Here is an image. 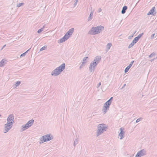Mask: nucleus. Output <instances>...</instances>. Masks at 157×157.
Returning <instances> with one entry per match:
<instances>
[{"label": "nucleus", "instance_id": "obj_32", "mask_svg": "<svg viewBox=\"0 0 157 157\" xmlns=\"http://www.w3.org/2000/svg\"><path fill=\"white\" fill-rule=\"evenodd\" d=\"M143 119V118L141 117H140L139 118L137 119L136 121V122L138 123L140 121H141Z\"/></svg>", "mask_w": 157, "mask_h": 157}, {"label": "nucleus", "instance_id": "obj_15", "mask_svg": "<svg viewBox=\"0 0 157 157\" xmlns=\"http://www.w3.org/2000/svg\"><path fill=\"white\" fill-rule=\"evenodd\" d=\"M74 31V29L71 28L67 32V33L70 36L72 35Z\"/></svg>", "mask_w": 157, "mask_h": 157}, {"label": "nucleus", "instance_id": "obj_7", "mask_svg": "<svg viewBox=\"0 0 157 157\" xmlns=\"http://www.w3.org/2000/svg\"><path fill=\"white\" fill-rule=\"evenodd\" d=\"M146 150L144 149H143L138 152L135 157H141L146 155Z\"/></svg>", "mask_w": 157, "mask_h": 157}, {"label": "nucleus", "instance_id": "obj_37", "mask_svg": "<svg viewBox=\"0 0 157 157\" xmlns=\"http://www.w3.org/2000/svg\"><path fill=\"white\" fill-rule=\"evenodd\" d=\"M101 11H102V9L101 8H99L98 10V12L99 13L101 12Z\"/></svg>", "mask_w": 157, "mask_h": 157}, {"label": "nucleus", "instance_id": "obj_28", "mask_svg": "<svg viewBox=\"0 0 157 157\" xmlns=\"http://www.w3.org/2000/svg\"><path fill=\"white\" fill-rule=\"evenodd\" d=\"M139 39H138V37L137 38L136 37L134 38L133 41L136 44L139 40Z\"/></svg>", "mask_w": 157, "mask_h": 157}, {"label": "nucleus", "instance_id": "obj_33", "mask_svg": "<svg viewBox=\"0 0 157 157\" xmlns=\"http://www.w3.org/2000/svg\"><path fill=\"white\" fill-rule=\"evenodd\" d=\"M143 34H144L143 33H141V34H139L138 35V36H137L136 37L137 38L138 37V39H140V38L143 35Z\"/></svg>", "mask_w": 157, "mask_h": 157}, {"label": "nucleus", "instance_id": "obj_45", "mask_svg": "<svg viewBox=\"0 0 157 157\" xmlns=\"http://www.w3.org/2000/svg\"><path fill=\"white\" fill-rule=\"evenodd\" d=\"M125 85H126V84H124L122 86V88H124L125 87Z\"/></svg>", "mask_w": 157, "mask_h": 157}, {"label": "nucleus", "instance_id": "obj_35", "mask_svg": "<svg viewBox=\"0 0 157 157\" xmlns=\"http://www.w3.org/2000/svg\"><path fill=\"white\" fill-rule=\"evenodd\" d=\"M84 64V63H82V64L81 65L79 68L80 69H81L83 67H84V66H85Z\"/></svg>", "mask_w": 157, "mask_h": 157}, {"label": "nucleus", "instance_id": "obj_41", "mask_svg": "<svg viewBox=\"0 0 157 157\" xmlns=\"http://www.w3.org/2000/svg\"><path fill=\"white\" fill-rule=\"evenodd\" d=\"M6 46V44H5L3 46V47L2 48H1V50H2Z\"/></svg>", "mask_w": 157, "mask_h": 157}, {"label": "nucleus", "instance_id": "obj_39", "mask_svg": "<svg viewBox=\"0 0 157 157\" xmlns=\"http://www.w3.org/2000/svg\"><path fill=\"white\" fill-rule=\"evenodd\" d=\"M155 35V34L154 33L153 34H152L151 35V39L153 38L154 37Z\"/></svg>", "mask_w": 157, "mask_h": 157}, {"label": "nucleus", "instance_id": "obj_30", "mask_svg": "<svg viewBox=\"0 0 157 157\" xmlns=\"http://www.w3.org/2000/svg\"><path fill=\"white\" fill-rule=\"evenodd\" d=\"M130 68L128 66L125 68L124 70V72L125 73H127L129 70V69Z\"/></svg>", "mask_w": 157, "mask_h": 157}, {"label": "nucleus", "instance_id": "obj_25", "mask_svg": "<svg viewBox=\"0 0 157 157\" xmlns=\"http://www.w3.org/2000/svg\"><path fill=\"white\" fill-rule=\"evenodd\" d=\"M30 48L28 50L26 51L25 52H24V53H23V54H21V56H20V57H22L25 56L26 55V53L28 52V51L30 50Z\"/></svg>", "mask_w": 157, "mask_h": 157}, {"label": "nucleus", "instance_id": "obj_2", "mask_svg": "<svg viewBox=\"0 0 157 157\" xmlns=\"http://www.w3.org/2000/svg\"><path fill=\"white\" fill-rule=\"evenodd\" d=\"M107 129V128L105 124L103 123L98 124L97 128L96 136L98 137L101 135Z\"/></svg>", "mask_w": 157, "mask_h": 157}, {"label": "nucleus", "instance_id": "obj_34", "mask_svg": "<svg viewBox=\"0 0 157 157\" xmlns=\"http://www.w3.org/2000/svg\"><path fill=\"white\" fill-rule=\"evenodd\" d=\"M155 53L153 52L152 53H151V55H150L149 56V57L150 58H151L153 57L154 56H155Z\"/></svg>", "mask_w": 157, "mask_h": 157}, {"label": "nucleus", "instance_id": "obj_36", "mask_svg": "<svg viewBox=\"0 0 157 157\" xmlns=\"http://www.w3.org/2000/svg\"><path fill=\"white\" fill-rule=\"evenodd\" d=\"M78 2V1H76V0H75V2H74V7H75V6L77 4V2Z\"/></svg>", "mask_w": 157, "mask_h": 157}, {"label": "nucleus", "instance_id": "obj_6", "mask_svg": "<svg viewBox=\"0 0 157 157\" xmlns=\"http://www.w3.org/2000/svg\"><path fill=\"white\" fill-rule=\"evenodd\" d=\"M110 105L109 104L106 102L104 104L102 109V111L104 114L105 113L107 112L109 110V106Z\"/></svg>", "mask_w": 157, "mask_h": 157}, {"label": "nucleus", "instance_id": "obj_26", "mask_svg": "<svg viewBox=\"0 0 157 157\" xmlns=\"http://www.w3.org/2000/svg\"><path fill=\"white\" fill-rule=\"evenodd\" d=\"M78 144V139H76L75 140L74 142L73 145L75 147V146L76 144Z\"/></svg>", "mask_w": 157, "mask_h": 157}, {"label": "nucleus", "instance_id": "obj_38", "mask_svg": "<svg viewBox=\"0 0 157 157\" xmlns=\"http://www.w3.org/2000/svg\"><path fill=\"white\" fill-rule=\"evenodd\" d=\"M101 85V82H99L97 85V88H98Z\"/></svg>", "mask_w": 157, "mask_h": 157}, {"label": "nucleus", "instance_id": "obj_8", "mask_svg": "<svg viewBox=\"0 0 157 157\" xmlns=\"http://www.w3.org/2000/svg\"><path fill=\"white\" fill-rule=\"evenodd\" d=\"M61 72H60L58 68H56L53 70L51 72V75L52 76H56L58 75Z\"/></svg>", "mask_w": 157, "mask_h": 157}, {"label": "nucleus", "instance_id": "obj_18", "mask_svg": "<svg viewBox=\"0 0 157 157\" xmlns=\"http://www.w3.org/2000/svg\"><path fill=\"white\" fill-rule=\"evenodd\" d=\"M112 45V44L111 43H109L107 44L106 45L107 49H106V52H107L110 48V47H111Z\"/></svg>", "mask_w": 157, "mask_h": 157}, {"label": "nucleus", "instance_id": "obj_42", "mask_svg": "<svg viewBox=\"0 0 157 157\" xmlns=\"http://www.w3.org/2000/svg\"><path fill=\"white\" fill-rule=\"evenodd\" d=\"M133 36H129L128 37V39H131V37H132Z\"/></svg>", "mask_w": 157, "mask_h": 157}, {"label": "nucleus", "instance_id": "obj_43", "mask_svg": "<svg viewBox=\"0 0 157 157\" xmlns=\"http://www.w3.org/2000/svg\"><path fill=\"white\" fill-rule=\"evenodd\" d=\"M134 60H133V61H132L130 63H131L132 64H133V63H134Z\"/></svg>", "mask_w": 157, "mask_h": 157}, {"label": "nucleus", "instance_id": "obj_10", "mask_svg": "<svg viewBox=\"0 0 157 157\" xmlns=\"http://www.w3.org/2000/svg\"><path fill=\"white\" fill-rule=\"evenodd\" d=\"M14 117L13 114H10L9 116L7 118V123H9L10 124L11 123L10 122H11L12 124H13L14 122Z\"/></svg>", "mask_w": 157, "mask_h": 157}, {"label": "nucleus", "instance_id": "obj_1", "mask_svg": "<svg viewBox=\"0 0 157 157\" xmlns=\"http://www.w3.org/2000/svg\"><path fill=\"white\" fill-rule=\"evenodd\" d=\"M101 59V56H97L95 57L94 60L90 63L89 67V70L90 73H94L96 67L99 63Z\"/></svg>", "mask_w": 157, "mask_h": 157}, {"label": "nucleus", "instance_id": "obj_13", "mask_svg": "<svg viewBox=\"0 0 157 157\" xmlns=\"http://www.w3.org/2000/svg\"><path fill=\"white\" fill-rule=\"evenodd\" d=\"M65 67V63H63L61 65L57 68L60 70L61 72H62L64 69Z\"/></svg>", "mask_w": 157, "mask_h": 157}, {"label": "nucleus", "instance_id": "obj_4", "mask_svg": "<svg viewBox=\"0 0 157 157\" xmlns=\"http://www.w3.org/2000/svg\"><path fill=\"white\" fill-rule=\"evenodd\" d=\"M53 138V136L51 134L44 135L41 137L39 143L41 144L45 142L49 141Z\"/></svg>", "mask_w": 157, "mask_h": 157}, {"label": "nucleus", "instance_id": "obj_3", "mask_svg": "<svg viewBox=\"0 0 157 157\" xmlns=\"http://www.w3.org/2000/svg\"><path fill=\"white\" fill-rule=\"evenodd\" d=\"M104 29V27L101 25L96 27H93L89 33L91 35L97 34L100 33Z\"/></svg>", "mask_w": 157, "mask_h": 157}, {"label": "nucleus", "instance_id": "obj_40", "mask_svg": "<svg viewBox=\"0 0 157 157\" xmlns=\"http://www.w3.org/2000/svg\"><path fill=\"white\" fill-rule=\"evenodd\" d=\"M132 64L130 63V64H129V65L128 66V67H130V68H131V67H132Z\"/></svg>", "mask_w": 157, "mask_h": 157}, {"label": "nucleus", "instance_id": "obj_46", "mask_svg": "<svg viewBox=\"0 0 157 157\" xmlns=\"http://www.w3.org/2000/svg\"><path fill=\"white\" fill-rule=\"evenodd\" d=\"M1 116V115L0 114V117Z\"/></svg>", "mask_w": 157, "mask_h": 157}, {"label": "nucleus", "instance_id": "obj_24", "mask_svg": "<svg viewBox=\"0 0 157 157\" xmlns=\"http://www.w3.org/2000/svg\"><path fill=\"white\" fill-rule=\"evenodd\" d=\"M45 28V25H44L43 26V27L39 29L38 31H37V33H41V32L43 31V29L44 28Z\"/></svg>", "mask_w": 157, "mask_h": 157}, {"label": "nucleus", "instance_id": "obj_20", "mask_svg": "<svg viewBox=\"0 0 157 157\" xmlns=\"http://www.w3.org/2000/svg\"><path fill=\"white\" fill-rule=\"evenodd\" d=\"M88 57H85L82 60V63H84L85 64V63H86L88 60Z\"/></svg>", "mask_w": 157, "mask_h": 157}, {"label": "nucleus", "instance_id": "obj_11", "mask_svg": "<svg viewBox=\"0 0 157 157\" xmlns=\"http://www.w3.org/2000/svg\"><path fill=\"white\" fill-rule=\"evenodd\" d=\"M155 7H153L150 11L147 13L148 15H152L153 16H155L156 14V12H155Z\"/></svg>", "mask_w": 157, "mask_h": 157}, {"label": "nucleus", "instance_id": "obj_21", "mask_svg": "<svg viewBox=\"0 0 157 157\" xmlns=\"http://www.w3.org/2000/svg\"><path fill=\"white\" fill-rule=\"evenodd\" d=\"M113 97H111L108 101H107L106 102H107L109 104L111 105L112 101L113 100Z\"/></svg>", "mask_w": 157, "mask_h": 157}, {"label": "nucleus", "instance_id": "obj_9", "mask_svg": "<svg viewBox=\"0 0 157 157\" xmlns=\"http://www.w3.org/2000/svg\"><path fill=\"white\" fill-rule=\"evenodd\" d=\"M70 37V36L68 35L67 33H66L64 36L59 40V41L58 42V43H60L65 42V41L67 40Z\"/></svg>", "mask_w": 157, "mask_h": 157}, {"label": "nucleus", "instance_id": "obj_31", "mask_svg": "<svg viewBox=\"0 0 157 157\" xmlns=\"http://www.w3.org/2000/svg\"><path fill=\"white\" fill-rule=\"evenodd\" d=\"M47 47L46 46H44L40 49V51H42L45 49Z\"/></svg>", "mask_w": 157, "mask_h": 157}, {"label": "nucleus", "instance_id": "obj_47", "mask_svg": "<svg viewBox=\"0 0 157 157\" xmlns=\"http://www.w3.org/2000/svg\"><path fill=\"white\" fill-rule=\"evenodd\" d=\"M130 157H132V156H130Z\"/></svg>", "mask_w": 157, "mask_h": 157}, {"label": "nucleus", "instance_id": "obj_17", "mask_svg": "<svg viewBox=\"0 0 157 157\" xmlns=\"http://www.w3.org/2000/svg\"><path fill=\"white\" fill-rule=\"evenodd\" d=\"M127 6H124L122 9L121 13L122 14H123L125 13L126 10L127 9Z\"/></svg>", "mask_w": 157, "mask_h": 157}, {"label": "nucleus", "instance_id": "obj_22", "mask_svg": "<svg viewBox=\"0 0 157 157\" xmlns=\"http://www.w3.org/2000/svg\"><path fill=\"white\" fill-rule=\"evenodd\" d=\"M135 43L132 41V42L128 46V48H130L132 47Z\"/></svg>", "mask_w": 157, "mask_h": 157}, {"label": "nucleus", "instance_id": "obj_5", "mask_svg": "<svg viewBox=\"0 0 157 157\" xmlns=\"http://www.w3.org/2000/svg\"><path fill=\"white\" fill-rule=\"evenodd\" d=\"M11 124H9L8 123H7L4 124V127L5 128V131H4V133H6L13 126V124L11 122H10Z\"/></svg>", "mask_w": 157, "mask_h": 157}, {"label": "nucleus", "instance_id": "obj_12", "mask_svg": "<svg viewBox=\"0 0 157 157\" xmlns=\"http://www.w3.org/2000/svg\"><path fill=\"white\" fill-rule=\"evenodd\" d=\"M120 130L121 132L119 134V136L120 137V139L122 140L124 137L125 132L123 131L122 128H121Z\"/></svg>", "mask_w": 157, "mask_h": 157}, {"label": "nucleus", "instance_id": "obj_27", "mask_svg": "<svg viewBox=\"0 0 157 157\" xmlns=\"http://www.w3.org/2000/svg\"><path fill=\"white\" fill-rule=\"evenodd\" d=\"M21 82L20 81H17L16 82L15 85H14V87H17V86H19L21 83Z\"/></svg>", "mask_w": 157, "mask_h": 157}, {"label": "nucleus", "instance_id": "obj_44", "mask_svg": "<svg viewBox=\"0 0 157 157\" xmlns=\"http://www.w3.org/2000/svg\"><path fill=\"white\" fill-rule=\"evenodd\" d=\"M155 59H151V61L152 62L154 61V60H155Z\"/></svg>", "mask_w": 157, "mask_h": 157}, {"label": "nucleus", "instance_id": "obj_14", "mask_svg": "<svg viewBox=\"0 0 157 157\" xmlns=\"http://www.w3.org/2000/svg\"><path fill=\"white\" fill-rule=\"evenodd\" d=\"M34 120L33 119L29 121L27 123L25 124L27 126V127L29 128V127H31L33 124L34 123Z\"/></svg>", "mask_w": 157, "mask_h": 157}, {"label": "nucleus", "instance_id": "obj_29", "mask_svg": "<svg viewBox=\"0 0 157 157\" xmlns=\"http://www.w3.org/2000/svg\"><path fill=\"white\" fill-rule=\"evenodd\" d=\"M24 5V3H21L19 4H17V7H20L21 6H23Z\"/></svg>", "mask_w": 157, "mask_h": 157}, {"label": "nucleus", "instance_id": "obj_23", "mask_svg": "<svg viewBox=\"0 0 157 157\" xmlns=\"http://www.w3.org/2000/svg\"><path fill=\"white\" fill-rule=\"evenodd\" d=\"M4 61L5 59H3L0 62V67H2L3 66Z\"/></svg>", "mask_w": 157, "mask_h": 157}, {"label": "nucleus", "instance_id": "obj_16", "mask_svg": "<svg viewBox=\"0 0 157 157\" xmlns=\"http://www.w3.org/2000/svg\"><path fill=\"white\" fill-rule=\"evenodd\" d=\"M94 13L93 11H92L90 13V14L88 18L87 21H90L92 20L93 17V13Z\"/></svg>", "mask_w": 157, "mask_h": 157}, {"label": "nucleus", "instance_id": "obj_19", "mask_svg": "<svg viewBox=\"0 0 157 157\" xmlns=\"http://www.w3.org/2000/svg\"><path fill=\"white\" fill-rule=\"evenodd\" d=\"M28 128L27 127V126H26L25 124L21 126V131L23 132L24 131L28 129Z\"/></svg>", "mask_w": 157, "mask_h": 157}]
</instances>
